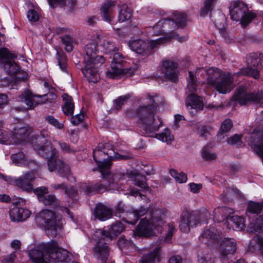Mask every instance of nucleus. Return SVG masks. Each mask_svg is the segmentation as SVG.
I'll return each instance as SVG.
<instances>
[{"instance_id": "nucleus-1", "label": "nucleus", "mask_w": 263, "mask_h": 263, "mask_svg": "<svg viewBox=\"0 0 263 263\" xmlns=\"http://www.w3.org/2000/svg\"><path fill=\"white\" fill-rule=\"evenodd\" d=\"M93 159L97 162L102 179L95 184L87 185L83 184L82 189L87 195L102 193L109 187H112L114 183L113 176L110 174L111 162L114 159H127L130 158L114 152L112 146L109 143L99 144L93 152Z\"/></svg>"}, {"instance_id": "nucleus-2", "label": "nucleus", "mask_w": 263, "mask_h": 263, "mask_svg": "<svg viewBox=\"0 0 263 263\" xmlns=\"http://www.w3.org/2000/svg\"><path fill=\"white\" fill-rule=\"evenodd\" d=\"M145 103H148L147 105H142L138 107L136 111V116L139 119L140 123L142 125L143 130L149 136L158 131L161 126L162 122L159 120L158 124L156 121L155 115L157 108L163 103L162 97L157 95H147Z\"/></svg>"}, {"instance_id": "nucleus-3", "label": "nucleus", "mask_w": 263, "mask_h": 263, "mask_svg": "<svg viewBox=\"0 0 263 263\" xmlns=\"http://www.w3.org/2000/svg\"><path fill=\"white\" fill-rule=\"evenodd\" d=\"M94 36L91 41L85 47V55L84 57V67L82 71L89 82L96 83L99 79V68L104 63L105 59L102 55H96L98 51Z\"/></svg>"}, {"instance_id": "nucleus-4", "label": "nucleus", "mask_w": 263, "mask_h": 263, "mask_svg": "<svg viewBox=\"0 0 263 263\" xmlns=\"http://www.w3.org/2000/svg\"><path fill=\"white\" fill-rule=\"evenodd\" d=\"M33 148L42 157L49 158L47 162L48 170L50 172L57 170L61 176L67 177L70 174V168L68 165L59 157V152L53 147L50 141L45 140L43 144L36 142L32 143Z\"/></svg>"}, {"instance_id": "nucleus-5", "label": "nucleus", "mask_w": 263, "mask_h": 263, "mask_svg": "<svg viewBox=\"0 0 263 263\" xmlns=\"http://www.w3.org/2000/svg\"><path fill=\"white\" fill-rule=\"evenodd\" d=\"M205 72L206 74V83L216 89L219 93L230 92L234 87L233 81L237 76L223 72L217 67H210L206 70L198 68L196 73Z\"/></svg>"}, {"instance_id": "nucleus-6", "label": "nucleus", "mask_w": 263, "mask_h": 263, "mask_svg": "<svg viewBox=\"0 0 263 263\" xmlns=\"http://www.w3.org/2000/svg\"><path fill=\"white\" fill-rule=\"evenodd\" d=\"M92 239L96 241L92 249L93 257L101 263H114L109 258L110 249L106 244L112 239L110 234L105 230L98 229L93 233Z\"/></svg>"}, {"instance_id": "nucleus-7", "label": "nucleus", "mask_w": 263, "mask_h": 263, "mask_svg": "<svg viewBox=\"0 0 263 263\" xmlns=\"http://www.w3.org/2000/svg\"><path fill=\"white\" fill-rule=\"evenodd\" d=\"M61 220V216L49 210H43L36 216V222L45 227L46 234L51 237L55 236L62 229Z\"/></svg>"}, {"instance_id": "nucleus-8", "label": "nucleus", "mask_w": 263, "mask_h": 263, "mask_svg": "<svg viewBox=\"0 0 263 263\" xmlns=\"http://www.w3.org/2000/svg\"><path fill=\"white\" fill-rule=\"evenodd\" d=\"M164 216L162 210L159 209L153 210L151 213V220H148L146 217L142 219L137 226L136 232L134 234L140 236H147L150 235L152 231L162 226Z\"/></svg>"}, {"instance_id": "nucleus-9", "label": "nucleus", "mask_w": 263, "mask_h": 263, "mask_svg": "<svg viewBox=\"0 0 263 263\" xmlns=\"http://www.w3.org/2000/svg\"><path fill=\"white\" fill-rule=\"evenodd\" d=\"M230 13L232 20L240 21L241 24L245 26L256 16L254 13L249 11L246 5L240 1L234 2L231 4Z\"/></svg>"}, {"instance_id": "nucleus-10", "label": "nucleus", "mask_w": 263, "mask_h": 263, "mask_svg": "<svg viewBox=\"0 0 263 263\" xmlns=\"http://www.w3.org/2000/svg\"><path fill=\"white\" fill-rule=\"evenodd\" d=\"M263 95L261 92H248L243 86L237 88L231 98L235 104L240 105H247L251 103L259 104L262 102Z\"/></svg>"}, {"instance_id": "nucleus-11", "label": "nucleus", "mask_w": 263, "mask_h": 263, "mask_svg": "<svg viewBox=\"0 0 263 263\" xmlns=\"http://www.w3.org/2000/svg\"><path fill=\"white\" fill-rule=\"evenodd\" d=\"M261 55L260 53L248 54L246 58L247 67L240 69L238 72L234 73V76H247L258 79L259 77V71L262 68Z\"/></svg>"}, {"instance_id": "nucleus-12", "label": "nucleus", "mask_w": 263, "mask_h": 263, "mask_svg": "<svg viewBox=\"0 0 263 263\" xmlns=\"http://www.w3.org/2000/svg\"><path fill=\"white\" fill-rule=\"evenodd\" d=\"M125 59L126 57L122 53H115L111 64V69L106 72V76L111 79H116L120 76L131 73L130 69L127 70L122 67Z\"/></svg>"}, {"instance_id": "nucleus-13", "label": "nucleus", "mask_w": 263, "mask_h": 263, "mask_svg": "<svg viewBox=\"0 0 263 263\" xmlns=\"http://www.w3.org/2000/svg\"><path fill=\"white\" fill-rule=\"evenodd\" d=\"M200 216L196 212L183 211L180 216L179 228L184 233H188L191 228L196 227L200 223Z\"/></svg>"}, {"instance_id": "nucleus-14", "label": "nucleus", "mask_w": 263, "mask_h": 263, "mask_svg": "<svg viewBox=\"0 0 263 263\" xmlns=\"http://www.w3.org/2000/svg\"><path fill=\"white\" fill-rule=\"evenodd\" d=\"M48 253L49 263L51 262L64 261L68 257V252L59 247L57 242L52 241L42 246Z\"/></svg>"}, {"instance_id": "nucleus-15", "label": "nucleus", "mask_w": 263, "mask_h": 263, "mask_svg": "<svg viewBox=\"0 0 263 263\" xmlns=\"http://www.w3.org/2000/svg\"><path fill=\"white\" fill-rule=\"evenodd\" d=\"M47 100V95L34 96L28 89L25 90L17 98L18 102L25 103L27 109H32L38 104L44 103Z\"/></svg>"}, {"instance_id": "nucleus-16", "label": "nucleus", "mask_w": 263, "mask_h": 263, "mask_svg": "<svg viewBox=\"0 0 263 263\" xmlns=\"http://www.w3.org/2000/svg\"><path fill=\"white\" fill-rule=\"evenodd\" d=\"M237 249L235 240L230 238H224L219 242L218 251L221 259L224 260L233 255Z\"/></svg>"}, {"instance_id": "nucleus-17", "label": "nucleus", "mask_w": 263, "mask_h": 263, "mask_svg": "<svg viewBox=\"0 0 263 263\" xmlns=\"http://www.w3.org/2000/svg\"><path fill=\"white\" fill-rule=\"evenodd\" d=\"M34 178L33 173L28 172L18 178H10V183L15 185L23 191L30 192L33 189L31 182L34 180Z\"/></svg>"}, {"instance_id": "nucleus-18", "label": "nucleus", "mask_w": 263, "mask_h": 263, "mask_svg": "<svg viewBox=\"0 0 263 263\" xmlns=\"http://www.w3.org/2000/svg\"><path fill=\"white\" fill-rule=\"evenodd\" d=\"M46 243H42L37 247L29 251L28 255L31 261L33 263H49L48 253L42 246Z\"/></svg>"}, {"instance_id": "nucleus-19", "label": "nucleus", "mask_w": 263, "mask_h": 263, "mask_svg": "<svg viewBox=\"0 0 263 263\" xmlns=\"http://www.w3.org/2000/svg\"><path fill=\"white\" fill-rule=\"evenodd\" d=\"M178 65L177 62L171 60L163 62L162 70L166 79L174 82L178 80V71L177 68Z\"/></svg>"}, {"instance_id": "nucleus-20", "label": "nucleus", "mask_w": 263, "mask_h": 263, "mask_svg": "<svg viewBox=\"0 0 263 263\" xmlns=\"http://www.w3.org/2000/svg\"><path fill=\"white\" fill-rule=\"evenodd\" d=\"M32 132V128L29 126L15 127L12 131L15 143L30 141L31 140L30 136Z\"/></svg>"}, {"instance_id": "nucleus-21", "label": "nucleus", "mask_w": 263, "mask_h": 263, "mask_svg": "<svg viewBox=\"0 0 263 263\" xmlns=\"http://www.w3.org/2000/svg\"><path fill=\"white\" fill-rule=\"evenodd\" d=\"M128 46L131 50L138 54L142 55L149 54L148 42L142 40H135L128 43Z\"/></svg>"}, {"instance_id": "nucleus-22", "label": "nucleus", "mask_w": 263, "mask_h": 263, "mask_svg": "<svg viewBox=\"0 0 263 263\" xmlns=\"http://www.w3.org/2000/svg\"><path fill=\"white\" fill-rule=\"evenodd\" d=\"M40 201L45 205L50 206L54 209L59 208L63 213H66L70 217L72 218L69 210L67 208L60 206V201L55 195H48L42 196L40 197Z\"/></svg>"}, {"instance_id": "nucleus-23", "label": "nucleus", "mask_w": 263, "mask_h": 263, "mask_svg": "<svg viewBox=\"0 0 263 263\" xmlns=\"http://www.w3.org/2000/svg\"><path fill=\"white\" fill-rule=\"evenodd\" d=\"M94 216L101 221H105L112 216V211L108 206L102 203H98L95 207Z\"/></svg>"}, {"instance_id": "nucleus-24", "label": "nucleus", "mask_w": 263, "mask_h": 263, "mask_svg": "<svg viewBox=\"0 0 263 263\" xmlns=\"http://www.w3.org/2000/svg\"><path fill=\"white\" fill-rule=\"evenodd\" d=\"M30 215V211L19 207H14L9 212L10 219L13 221H22L27 219Z\"/></svg>"}, {"instance_id": "nucleus-25", "label": "nucleus", "mask_w": 263, "mask_h": 263, "mask_svg": "<svg viewBox=\"0 0 263 263\" xmlns=\"http://www.w3.org/2000/svg\"><path fill=\"white\" fill-rule=\"evenodd\" d=\"M97 42L98 50L106 52H110L115 50V44L105 37L100 35H94Z\"/></svg>"}, {"instance_id": "nucleus-26", "label": "nucleus", "mask_w": 263, "mask_h": 263, "mask_svg": "<svg viewBox=\"0 0 263 263\" xmlns=\"http://www.w3.org/2000/svg\"><path fill=\"white\" fill-rule=\"evenodd\" d=\"M186 105L188 109H195L196 111L202 110L203 107L202 98L195 94H191L187 97Z\"/></svg>"}, {"instance_id": "nucleus-27", "label": "nucleus", "mask_w": 263, "mask_h": 263, "mask_svg": "<svg viewBox=\"0 0 263 263\" xmlns=\"http://www.w3.org/2000/svg\"><path fill=\"white\" fill-rule=\"evenodd\" d=\"M171 24H173V22L169 20H161L152 28L151 33L153 35L157 36L161 35L164 32H168L170 31Z\"/></svg>"}, {"instance_id": "nucleus-28", "label": "nucleus", "mask_w": 263, "mask_h": 263, "mask_svg": "<svg viewBox=\"0 0 263 263\" xmlns=\"http://www.w3.org/2000/svg\"><path fill=\"white\" fill-rule=\"evenodd\" d=\"M11 159L13 163L17 166H28L31 167L32 165H37L35 161H29L22 152L12 154Z\"/></svg>"}, {"instance_id": "nucleus-29", "label": "nucleus", "mask_w": 263, "mask_h": 263, "mask_svg": "<svg viewBox=\"0 0 263 263\" xmlns=\"http://www.w3.org/2000/svg\"><path fill=\"white\" fill-rule=\"evenodd\" d=\"M115 6L114 2L107 0L102 5L101 11L103 14L104 20L111 23L112 19V8Z\"/></svg>"}, {"instance_id": "nucleus-30", "label": "nucleus", "mask_w": 263, "mask_h": 263, "mask_svg": "<svg viewBox=\"0 0 263 263\" xmlns=\"http://www.w3.org/2000/svg\"><path fill=\"white\" fill-rule=\"evenodd\" d=\"M62 98L64 102V105L62 107L63 112L66 116L72 115L74 111V104L71 97L64 93L62 95Z\"/></svg>"}, {"instance_id": "nucleus-31", "label": "nucleus", "mask_w": 263, "mask_h": 263, "mask_svg": "<svg viewBox=\"0 0 263 263\" xmlns=\"http://www.w3.org/2000/svg\"><path fill=\"white\" fill-rule=\"evenodd\" d=\"M247 231L251 233L263 232V215L256 218L254 222H251L248 225Z\"/></svg>"}, {"instance_id": "nucleus-32", "label": "nucleus", "mask_w": 263, "mask_h": 263, "mask_svg": "<svg viewBox=\"0 0 263 263\" xmlns=\"http://www.w3.org/2000/svg\"><path fill=\"white\" fill-rule=\"evenodd\" d=\"M160 255V249L159 248L143 255L141 258V263H155L157 258L159 259Z\"/></svg>"}, {"instance_id": "nucleus-33", "label": "nucleus", "mask_w": 263, "mask_h": 263, "mask_svg": "<svg viewBox=\"0 0 263 263\" xmlns=\"http://www.w3.org/2000/svg\"><path fill=\"white\" fill-rule=\"evenodd\" d=\"M132 16V10L126 4L121 5L119 12V21L123 22L129 20Z\"/></svg>"}, {"instance_id": "nucleus-34", "label": "nucleus", "mask_w": 263, "mask_h": 263, "mask_svg": "<svg viewBox=\"0 0 263 263\" xmlns=\"http://www.w3.org/2000/svg\"><path fill=\"white\" fill-rule=\"evenodd\" d=\"M240 195V192L238 189L228 188L224 191L222 196L224 201H230L239 198Z\"/></svg>"}, {"instance_id": "nucleus-35", "label": "nucleus", "mask_w": 263, "mask_h": 263, "mask_svg": "<svg viewBox=\"0 0 263 263\" xmlns=\"http://www.w3.org/2000/svg\"><path fill=\"white\" fill-rule=\"evenodd\" d=\"M171 22L173 24H171V26L176 24L178 27H183L187 21V17L185 14L180 13L179 12H175L174 13L172 20Z\"/></svg>"}, {"instance_id": "nucleus-36", "label": "nucleus", "mask_w": 263, "mask_h": 263, "mask_svg": "<svg viewBox=\"0 0 263 263\" xmlns=\"http://www.w3.org/2000/svg\"><path fill=\"white\" fill-rule=\"evenodd\" d=\"M130 175L132 178H134V183L136 185L143 190L146 189L148 187L145 176L135 172L131 173Z\"/></svg>"}, {"instance_id": "nucleus-37", "label": "nucleus", "mask_w": 263, "mask_h": 263, "mask_svg": "<svg viewBox=\"0 0 263 263\" xmlns=\"http://www.w3.org/2000/svg\"><path fill=\"white\" fill-rule=\"evenodd\" d=\"M61 40L64 45L65 50L68 52L72 51L74 45L78 43L75 39L69 35H65L61 37Z\"/></svg>"}, {"instance_id": "nucleus-38", "label": "nucleus", "mask_w": 263, "mask_h": 263, "mask_svg": "<svg viewBox=\"0 0 263 263\" xmlns=\"http://www.w3.org/2000/svg\"><path fill=\"white\" fill-rule=\"evenodd\" d=\"M228 223L233 224L236 229L241 230L245 228V220L241 216L235 215L228 217L227 219Z\"/></svg>"}, {"instance_id": "nucleus-39", "label": "nucleus", "mask_w": 263, "mask_h": 263, "mask_svg": "<svg viewBox=\"0 0 263 263\" xmlns=\"http://www.w3.org/2000/svg\"><path fill=\"white\" fill-rule=\"evenodd\" d=\"M232 126L233 123L230 119H226L222 123L218 134V136L220 140L224 138V134L229 132Z\"/></svg>"}, {"instance_id": "nucleus-40", "label": "nucleus", "mask_w": 263, "mask_h": 263, "mask_svg": "<svg viewBox=\"0 0 263 263\" xmlns=\"http://www.w3.org/2000/svg\"><path fill=\"white\" fill-rule=\"evenodd\" d=\"M219 237V234L216 229L214 227H211L209 229H205L202 234V237L209 240H217Z\"/></svg>"}, {"instance_id": "nucleus-41", "label": "nucleus", "mask_w": 263, "mask_h": 263, "mask_svg": "<svg viewBox=\"0 0 263 263\" xmlns=\"http://www.w3.org/2000/svg\"><path fill=\"white\" fill-rule=\"evenodd\" d=\"M155 136L158 139L162 142H165L168 144L171 143L174 139V136L171 134L168 129H165L163 132L159 134H156Z\"/></svg>"}, {"instance_id": "nucleus-42", "label": "nucleus", "mask_w": 263, "mask_h": 263, "mask_svg": "<svg viewBox=\"0 0 263 263\" xmlns=\"http://www.w3.org/2000/svg\"><path fill=\"white\" fill-rule=\"evenodd\" d=\"M122 219L126 223L132 225H135L139 220L135 210L127 211Z\"/></svg>"}, {"instance_id": "nucleus-43", "label": "nucleus", "mask_w": 263, "mask_h": 263, "mask_svg": "<svg viewBox=\"0 0 263 263\" xmlns=\"http://www.w3.org/2000/svg\"><path fill=\"white\" fill-rule=\"evenodd\" d=\"M124 228V225L120 221H117L111 225L109 231H107V232L109 233L110 235L112 234L117 236L123 232ZM106 231L107 232V231ZM110 236H111V235Z\"/></svg>"}, {"instance_id": "nucleus-44", "label": "nucleus", "mask_w": 263, "mask_h": 263, "mask_svg": "<svg viewBox=\"0 0 263 263\" xmlns=\"http://www.w3.org/2000/svg\"><path fill=\"white\" fill-rule=\"evenodd\" d=\"M170 175L175 178L179 183L185 182L187 181V176L184 173H178L175 170L172 169L170 171Z\"/></svg>"}, {"instance_id": "nucleus-45", "label": "nucleus", "mask_w": 263, "mask_h": 263, "mask_svg": "<svg viewBox=\"0 0 263 263\" xmlns=\"http://www.w3.org/2000/svg\"><path fill=\"white\" fill-rule=\"evenodd\" d=\"M168 41V39L165 37H160L155 40H152L148 42V48L149 49V54L153 53V49L157 47L158 45L163 44Z\"/></svg>"}, {"instance_id": "nucleus-46", "label": "nucleus", "mask_w": 263, "mask_h": 263, "mask_svg": "<svg viewBox=\"0 0 263 263\" xmlns=\"http://www.w3.org/2000/svg\"><path fill=\"white\" fill-rule=\"evenodd\" d=\"M216 0H205L204 6L200 11V15L202 16H206L208 12L213 9L215 4Z\"/></svg>"}, {"instance_id": "nucleus-47", "label": "nucleus", "mask_w": 263, "mask_h": 263, "mask_svg": "<svg viewBox=\"0 0 263 263\" xmlns=\"http://www.w3.org/2000/svg\"><path fill=\"white\" fill-rule=\"evenodd\" d=\"M261 209V204L255 202H250L248 206L247 213L258 214Z\"/></svg>"}, {"instance_id": "nucleus-48", "label": "nucleus", "mask_w": 263, "mask_h": 263, "mask_svg": "<svg viewBox=\"0 0 263 263\" xmlns=\"http://www.w3.org/2000/svg\"><path fill=\"white\" fill-rule=\"evenodd\" d=\"M118 245L122 250H126L133 248V242L130 240L126 239L123 236L121 237L119 239L118 241Z\"/></svg>"}, {"instance_id": "nucleus-49", "label": "nucleus", "mask_w": 263, "mask_h": 263, "mask_svg": "<svg viewBox=\"0 0 263 263\" xmlns=\"http://www.w3.org/2000/svg\"><path fill=\"white\" fill-rule=\"evenodd\" d=\"M57 58L61 70L63 72H67L66 68V56L64 53H57Z\"/></svg>"}, {"instance_id": "nucleus-50", "label": "nucleus", "mask_w": 263, "mask_h": 263, "mask_svg": "<svg viewBox=\"0 0 263 263\" xmlns=\"http://www.w3.org/2000/svg\"><path fill=\"white\" fill-rule=\"evenodd\" d=\"M45 120L57 129H61L63 128V124L60 123L53 116H47L45 118Z\"/></svg>"}, {"instance_id": "nucleus-51", "label": "nucleus", "mask_w": 263, "mask_h": 263, "mask_svg": "<svg viewBox=\"0 0 263 263\" xmlns=\"http://www.w3.org/2000/svg\"><path fill=\"white\" fill-rule=\"evenodd\" d=\"M227 142L229 144L236 145L237 147H240L242 144L241 136L238 134H235L229 138L227 139Z\"/></svg>"}, {"instance_id": "nucleus-52", "label": "nucleus", "mask_w": 263, "mask_h": 263, "mask_svg": "<svg viewBox=\"0 0 263 263\" xmlns=\"http://www.w3.org/2000/svg\"><path fill=\"white\" fill-rule=\"evenodd\" d=\"M130 96L129 95L122 96L119 97L115 101V107L117 110H119L122 107L127 100L130 98Z\"/></svg>"}, {"instance_id": "nucleus-53", "label": "nucleus", "mask_w": 263, "mask_h": 263, "mask_svg": "<svg viewBox=\"0 0 263 263\" xmlns=\"http://www.w3.org/2000/svg\"><path fill=\"white\" fill-rule=\"evenodd\" d=\"M233 209L229 208L228 207L218 208L215 210V214H217L218 213H219L222 214V217H223V218H227L228 217H230V215L231 214L233 213Z\"/></svg>"}, {"instance_id": "nucleus-54", "label": "nucleus", "mask_w": 263, "mask_h": 263, "mask_svg": "<svg viewBox=\"0 0 263 263\" xmlns=\"http://www.w3.org/2000/svg\"><path fill=\"white\" fill-rule=\"evenodd\" d=\"M189 79L188 80V88L191 92H195L197 90L196 80H195L193 73L189 72Z\"/></svg>"}, {"instance_id": "nucleus-55", "label": "nucleus", "mask_w": 263, "mask_h": 263, "mask_svg": "<svg viewBox=\"0 0 263 263\" xmlns=\"http://www.w3.org/2000/svg\"><path fill=\"white\" fill-rule=\"evenodd\" d=\"M0 143L6 145L15 144V142L12 133H11V137L7 135L0 136Z\"/></svg>"}, {"instance_id": "nucleus-56", "label": "nucleus", "mask_w": 263, "mask_h": 263, "mask_svg": "<svg viewBox=\"0 0 263 263\" xmlns=\"http://www.w3.org/2000/svg\"><path fill=\"white\" fill-rule=\"evenodd\" d=\"M33 193L37 195L39 200H40V197L45 196V194L48 193V189L46 186H40L36 187L33 190Z\"/></svg>"}, {"instance_id": "nucleus-57", "label": "nucleus", "mask_w": 263, "mask_h": 263, "mask_svg": "<svg viewBox=\"0 0 263 263\" xmlns=\"http://www.w3.org/2000/svg\"><path fill=\"white\" fill-rule=\"evenodd\" d=\"M0 56L6 59H13L16 58V55L14 53H10L8 49L5 48L0 49Z\"/></svg>"}, {"instance_id": "nucleus-58", "label": "nucleus", "mask_w": 263, "mask_h": 263, "mask_svg": "<svg viewBox=\"0 0 263 263\" xmlns=\"http://www.w3.org/2000/svg\"><path fill=\"white\" fill-rule=\"evenodd\" d=\"M84 120L83 114L80 113L70 118V122L73 125H78L82 123Z\"/></svg>"}, {"instance_id": "nucleus-59", "label": "nucleus", "mask_w": 263, "mask_h": 263, "mask_svg": "<svg viewBox=\"0 0 263 263\" xmlns=\"http://www.w3.org/2000/svg\"><path fill=\"white\" fill-rule=\"evenodd\" d=\"M201 155L203 159L205 160H213L216 158V156L215 154L211 153L205 148L202 149Z\"/></svg>"}, {"instance_id": "nucleus-60", "label": "nucleus", "mask_w": 263, "mask_h": 263, "mask_svg": "<svg viewBox=\"0 0 263 263\" xmlns=\"http://www.w3.org/2000/svg\"><path fill=\"white\" fill-rule=\"evenodd\" d=\"M9 67V71L11 74H15L18 70V66L15 62L13 61H9L5 64V68Z\"/></svg>"}, {"instance_id": "nucleus-61", "label": "nucleus", "mask_w": 263, "mask_h": 263, "mask_svg": "<svg viewBox=\"0 0 263 263\" xmlns=\"http://www.w3.org/2000/svg\"><path fill=\"white\" fill-rule=\"evenodd\" d=\"M57 143L62 152L67 153H70L73 152V149L70 147L68 144L63 141H58Z\"/></svg>"}, {"instance_id": "nucleus-62", "label": "nucleus", "mask_w": 263, "mask_h": 263, "mask_svg": "<svg viewBox=\"0 0 263 263\" xmlns=\"http://www.w3.org/2000/svg\"><path fill=\"white\" fill-rule=\"evenodd\" d=\"M210 127L202 125L199 127L198 129V133L200 137L202 138L205 139L208 136L210 135L209 129Z\"/></svg>"}, {"instance_id": "nucleus-63", "label": "nucleus", "mask_w": 263, "mask_h": 263, "mask_svg": "<svg viewBox=\"0 0 263 263\" xmlns=\"http://www.w3.org/2000/svg\"><path fill=\"white\" fill-rule=\"evenodd\" d=\"M51 188L53 190H62L65 194H69L68 191V187L66 183L54 184L51 185Z\"/></svg>"}, {"instance_id": "nucleus-64", "label": "nucleus", "mask_w": 263, "mask_h": 263, "mask_svg": "<svg viewBox=\"0 0 263 263\" xmlns=\"http://www.w3.org/2000/svg\"><path fill=\"white\" fill-rule=\"evenodd\" d=\"M253 240L255 243L257 244L259 246L260 254L263 257V237L260 236H254L253 237Z\"/></svg>"}]
</instances>
